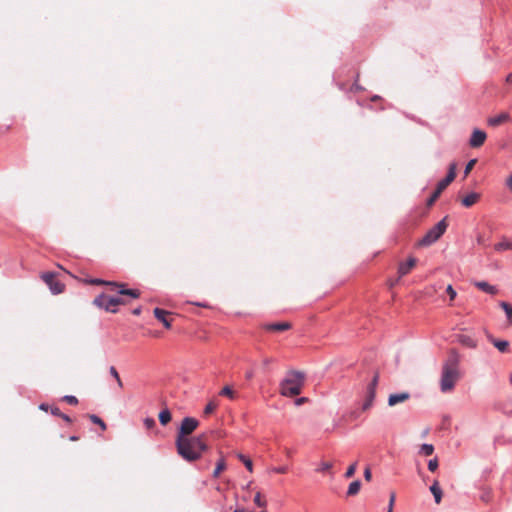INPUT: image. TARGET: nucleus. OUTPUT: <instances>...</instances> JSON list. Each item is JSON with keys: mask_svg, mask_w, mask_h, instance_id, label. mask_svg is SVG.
I'll list each match as a JSON object with an SVG mask.
<instances>
[{"mask_svg": "<svg viewBox=\"0 0 512 512\" xmlns=\"http://www.w3.org/2000/svg\"><path fill=\"white\" fill-rule=\"evenodd\" d=\"M39 408H40L41 410L48 411L49 406H48L47 404H44V403H43V404H41V405L39 406Z\"/></svg>", "mask_w": 512, "mask_h": 512, "instance_id": "52", "label": "nucleus"}, {"mask_svg": "<svg viewBox=\"0 0 512 512\" xmlns=\"http://www.w3.org/2000/svg\"><path fill=\"white\" fill-rule=\"evenodd\" d=\"M63 400L71 405H76L78 403V399L73 395H66L63 397Z\"/></svg>", "mask_w": 512, "mask_h": 512, "instance_id": "37", "label": "nucleus"}, {"mask_svg": "<svg viewBox=\"0 0 512 512\" xmlns=\"http://www.w3.org/2000/svg\"><path fill=\"white\" fill-rule=\"evenodd\" d=\"M416 265V259L410 257L406 262H402L398 267L399 277H402L410 272V270Z\"/></svg>", "mask_w": 512, "mask_h": 512, "instance_id": "10", "label": "nucleus"}, {"mask_svg": "<svg viewBox=\"0 0 512 512\" xmlns=\"http://www.w3.org/2000/svg\"><path fill=\"white\" fill-rule=\"evenodd\" d=\"M305 374L301 371H288L280 383V392L283 396L292 397L301 393L304 385Z\"/></svg>", "mask_w": 512, "mask_h": 512, "instance_id": "3", "label": "nucleus"}, {"mask_svg": "<svg viewBox=\"0 0 512 512\" xmlns=\"http://www.w3.org/2000/svg\"><path fill=\"white\" fill-rule=\"evenodd\" d=\"M140 313H141V309H140V308H135V309L133 310V314H134V315H139Z\"/></svg>", "mask_w": 512, "mask_h": 512, "instance_id": "53", "label": "nucleus"}, {"mask_svg": "<svg viewBox=\"0 0 512 512\" xmlns=\"http://www.w3.org/2000/svg\"><path fill=\"white\" fill-rule=\"evenodd\" d=\"M448 224L446 222V217L436 223L431 229L427 231V233L423 236V238L419 241L420 246H430L435 243L446 231Z\"/></svg>", "mask_w": 512, "mask_h": 512, "instance_id": "4", "label": "nucleus"}, {"mask_svg": "<svg viewBox=\"0 0 512 512\" xmlns=\"http://www.w3.org/2000/svg\"><path fill=\"white\" fill-rule=\"evenodd\" d=\"M355 89H360V87L357 84H354Z\"/></svg>", "mask_w": 512, "mask_h": 512, "instance_id": "57", "label": "nucleus"}, {"mask_svg": "<svg viewBox=\"0 0 512 512\" xmlns=\"http://www.w3.org/2000/svg\"><path fill=\"white\" fill-rule=\"evenodd\" d=\"M387 512H393V510H391V508H388V509H387Z\"/></svg>", "mask_w": 512, "mask_h": 512, "instance_id": "58", "label": "nucleus"}, {"mask_svg": "<svg viewBox=\"0 0 512 512\" xmlns=\"http://www.w3.org/2000/svg\"><path fill=\"white\" fill-rule=\"evenodd\" d=\"M89 418L92 421V423L99 425L102 430H106V424L100 417H98L95 414H91Z\"/></svg>", "mask_w": 512, "mask_h": 512, "instance_id": "30", "label": "nucleus"}, {"mask_svg": "<svg viewBox=\"0 0 512 512\" xmlns=\"http://www.w3.org/2000/svg\"><path fill=\"white\" fill-rule=\"evenodd\" d=\"M199 421L193 417L183 418L181 425L177 431L176 438L189 437L198 427Z\"/></svg>", "mask_w": 512, "mask_h": 512, "instance_id": "7", "label": "nucleus"}, {"mask_svg": "<svg viewBox=\"0 0 512 512\" xmlns=\"http://www.w3.org/2000/svg\"><path fill=\"white\" fill-rule=\"evenodd\" d=\"M41 278L47 284V286L49 287L50 291L53 294H60L63 292L64 285L56 279L54 273H52V272L43 273Z\"/></svg>", "mask_w": 512, "mask_h": 512, "instance_id": "8", "label": "nucleus"}, {"mask_svg": "<svg viewBox=\"0 0 512 512\" xmlns=\"http://www.w3.org/2000/svg\"><path fill=\"white\" fill-rule=\"evenodd\" d=\"M459 364L460 355L457 351L452 350L442 366L440 378L441 392L447 393L454 389L455 384L461 377Z\"/></svg>", "mask_w": 512, "mask_h": 512, "instance_id": "2", "label": "nucleus"}, {"mask_svg": "<svg viewBox=\"0 0 512 512\" xmlns=\"http://www.w3.org/2000/svg\"><path fill=\"white\" fill-rule=\"evenodd\" d=\"M508 120H509V114H508V113H506V112H504V113H501V114H499V115H497V116L490 117V118L488 119V124H489L490 126L495 127V126H498V125H500V124H502L503 122H506V121H508Z\"/></svg>", "mask_w": 512, "mask_h": 512, "instance_id": "16", "label": "nucleus"}, {"mask_svg": "<svg viewBox=\"0 0 512 512\" xmlns=\"http://www.w3.org/2000/svg\"><path fill=\"white\" fill-rule=\"evenodd\" d=\"M480 198V194L476 192H471L462 198L461 203L465 207L473 206Z\"/></svg>", "mask_w": 512, "mask_h": 512, "instance_id": "15", "label": "nucleus"}, {"mask_svg": "<svg viewBox=\"0 0 512 512\" xmlns=\"http://www.w3.org/2000/svg\"><path fill=\"white\" fill-rule=\"evenodd\" d=\"M218 404L215 401H210L204 409L205 414H210L217 408Z\"/></svg>", "mask_w": 512, "mask_h": 512, "instance_id": "32", "label": "nucleus"}, {"mask_svg": "<svg viewBox=\"0 0 512 512\" xmlns=\"http://www.w3.org/2000/svg\"><path fill=\"white\" fill-rule=\"evenodd\" d=\"M476 163V159H471L465 166V169H464V174L467 175L471 169L474 167Z\"/></svg>", "mask_w": 512, "mask_h": 512, "instance_id": "39", "label": "nucleus"}, {"mask_svg": "<svg viewBox=\"0 0 512 512\" xmlns=\"http://www.w3.org/2000/svg\"><path fill=\"white\" fill-rule=\"evenodd\" d=\"M119 291L118 293L121 294V295H128L132 298H138L139 297V292L137 290H134V289H125L123 287V285H120L119 286Z\"/></svg>", "mask_w": 512, "mask_h": 512, "instance_id": "24", "label": "nucleus"}, {"mask_svg": "<svg viewBox=\"0 0 512 512\" xmlns=\"http://www.w3.org/2000/svg\"><path fill=\"white\" fill-rule=\"evenodd\" d=\"M143 422L147 429H151L155 426V420L153 418L147 417Z\"/></svg>", "mask_w": 512, "mask_h": 512, "instance_id": "38", "label": "nucleus"}, {"mask_svg": "<svg viewBox=\"0 0 512 512\" xmlns=\"http://www.w3.org/2000/svg\"><path fill=\"white\" fill-rule=\"evenodd\" d=\"M92 282H93V283H97V284L104 283V282H103V281H101V280H94V281H92Z\"/></svg>", "mask_w": 512, "mask_h": 512, "instance_id": "54", "label": "nucleus"}, {"mask_svg": "<svg viewBox=\"0 0 512 512\" xmlns=\"http://www.w3.org/2000/svg\"><path fill=\"white\" fill-rule=\"evenodd\" d=\"M109 373L116 380L118 388L122 389L123 388V382H122V380H121V378L119 376L118 371L116 370V368L114 366H111L109 368Z\"/></svg>", "mask_w": 512, "mask_h": 512, "instance_id": "25", "label": "nucleus"}, {"mask_svg": "<svg viewBox=\"0 0 512 512\" xmlns=\"http://www.w3.org/2000/svg\"><path fill=\"white\" fill-rule=\"evenodd\" d=\"M378 380H379V376H378V374H375L373 376L371 382L367 386L365 397H369L372 399L375 398V391H376V387L378 385Z\"/></svg>", "mask_w": 512, "mask_h": 512, "instance_id": "17", "label": "nucleus"}, {"mask_svg": "<svg viewBox=\"0 0 512 512\" xmlns=\"http://www.w3.org/2000/svg\"><path fill=\"white\" fill-rule=\"evenodd\" d=\"M438 468V460L436 458L430 459L428 462V469L434 472Z\"/></svg>", "mask_w": 512, "mask_h": 512, "instance_id": "35", "label": "nucleus"}, {"mask_svg": "<svg viewBox=\"0 0 512 512\" xmlns=\"http://www.w3.org/2000/svg\"><path fill=\"white\" fill-rule=\"evenodd\" d=\"M373 401H374V399L366 397L365 401L363 403V406H362L363 410L369 409L372 406Z\"/></svg>", "mask_w": 512, "mask_h": 512, "instance_id": "41", "label": "nucleus"}, {"mask_svg": "<svg viewBox=\"0 0 512 512\" xmlns=\"http://www.w3.org/2000/svg\"><path fill=\"white\" fill-rule=\"evenodd\" d=\"M205 439V433L198 436L176 438L177 453L188 462L196 461L208 449Z\"/></svg>", "mask_w": 512, "mask_h": 512, "instance_id": "1", "label": "nucleus"}, {"mask_svg": "<svg viewBox=\"0 0 512 512\" xmlns=\"http://www.w3.org/2000/svg\"><path fill=\"white\" fill-rule=\"evenodd\" d=\"M254 503L259 506V507H265L266 506V501H263L261 499V494L260 493H257L254 497Z\"/></svg>", "mask_w": 512, "mask_h": 512, "instance_id": "36", "label": "nucleus"}, {"mask_svg": "<svg viewBox=\"0 0 512 512\" xmlns=\"http://www.w3.org/2000/svg\"><path fill=\"white\" fill-rule=\"evenodd\" d=\"M486 138L487 135L483 130L474 129L469 140V145L472 148H478L484 144Z\"/></svg>", "mask_w": 512, "mask_h": 512, "instance_id": "9", "label": "nucleus"}, {"mask_svg": "<svg viewBox=\"0 0 512 512\" xmlns=\"http://www.w3.org/2000/svg\"><path fill=\"white\" fill-rule=\"evenodd\" d=\"M474 285L483 292L491 295H494L498 292L496 286L490 285L488 282L485 281H475Z\"/></svg>", "mask_w": 512, "mask_h": 512, "instance_id": "13", "label": "nucleus"}, {"mask_svg": "<svg viewBox=\"0 0 512 512\" xmlns=\"http://www.w3.org/2000/svg\"><path fill=\"white\" fill-rule=\"evenodd\" d=\"M410 394L407 392L397 393V394H391L388 398V405L394 406L398 403H402L409 399Z\"/></svg>", "mask_w": 512, "mask_h": 512, "instance_id": "12", "label": "nucleus"}, {"mask_svg": "<svg viewBox=\"0 0 512 512\" xmlns=\"http://www.w3.org/2000/svg\"><path fill=\"white\" fill-rule=\"evenodd\" d=\"M487 338L500 352L505 353L508 351L509 342L507 340L496 339L491 335H487Z\"/></svg>", "mask_w": 512, "mask_h": 512, "instance_id": "11", "label": "nucleus"}, {"mask_svg": "<svg viewBox=\"0 0 512 512\" xmlns=\"http://www.w3.org/2000/svg\"><path fill=\"white\" fill-rule=\"evenodd\" d=\"M226 468V464L223 458L219 459L216 463V467L213 471V477L217 478L220 473Z\"/></svg>", "mask_w": 512, "mask_h": 512, "instance_id": "26", "label": "nucleus"}, {"mask_svg": "<svg viewBox=\"0 0 512 512\" xmlns=\"http://www.w3.org/2000/svg\"><path fill=\"white\" fill-rule=\"evenodd\" d=\"M51 413H52L53 415H55V416H59V417H60V416H61V414H62V413H61V411H60V409H59L58 407H52V408H51Z\"/></svg>", "mask_w": 512, "mask_h": 512, "instance_id": "46", "label": "nucleus"}, {"mask_svg": "<svg viewBox=\"0 0 512 512\" xmlns=\"http://www.w3.org/2000/svg\"><path fill=\"white\" fill-rule=\"evenodd\" d=\"M430 491L431 493L433 494L434 496V499H435V502L437 504H439L441 502V499H442V490L439 486V483L437 481H435L431 486H430Z\"/></svg>", "mask_w": 512, "mask_h": 512, "instance_id": "19", "label": "nucleus"}, {"mask_svg": "<svg viewBox=\"0 0 512 512\" xmlns=\"http://www.w3.org/2000/svg\"><path fill=\"white\" fill-rule=\"evenodd\" d=\"M287 470H288L287 466L274 467V468L272 469V471H273V472H275V473H281V474L286 473V472H287Z\"/></svg>", "mask_w": 512, "mask_h": 512, "instance_id": "42", "label": "nucleus"}, {"mask_svg": "<svg viewBox=\"0 0 512 512\" xmlns=\"http://www.w3.org/2000/svg\"><path fill=\"white\" fill-rule=\"evenodd\" d=\"M364 478H365V480H367V481H370V480H371V478H372V473H371V470H370L369 468H366V469L364 470Z\"/></svg>", "mask_w": 512, "mask_h": 512, "instance_id": "44", "label": "nucleus"}, {"mask_svg": "<svg viewBox=\"0 0 512 512\" xmlns=\"http://www.w3.org/2000/svg\"><path fill=\"white\" fill-rule=\"evenodd\" d=\"M289 328H290V324L288 322L273 323V324H268L266 326V329L274 330V331H284Z\"/></svg>", "mask_w": 512, "mask_h": 512, "instance_id": "21", "label": "nucleus"}, {"mask_svg": "<svg viewBox=\"0 0 512 512\" xmlns=\"http://www.w3.org/2000/svg\"><path fill=\"white\" fill-rule=\"evenodd\" d=\"M77 439H78V438H77L76 436H72V437H70V440H72V441H75V440H77Z\"/></svg>", "mask_w": 512, "mask_h": 512, "instance_id": "55", "label": "nucleus"}, {"mask_svg": "<svg viewBox=\"0 0 512 512\" xmlns=\"http://www.w3.org/2000/svg\"><path fill=\"white\" fill-rule=\"evenodd\" d=\"M506 82L512 84V72L506 76Z\"/></svg>", "mask_w": 512, "mask_h": 512, "instance_id": "51", "label": "nucleus"}, {"mask_svg": "<svg viewBox=\"0 0 512 512\" xmlns=\"http://www.w3.org/2000/svg\"><path fill=\"white\" fill-rule=\"evenodd\" d=\"M395 498H396V495H395L394 492H392L390 494L389 503H388V508H391V510H393L394 503H395Z\"/></svg>", "mask_w": 512, "mask_h": 512, "instance_id": "43", "label": "nucleus"}, {"mask_svg": "<svg viewBox=\"0 0 512 512\" xmlns=\"http://www.w3.org/2000/svg\"><path fill=\"white\" fill-rule=\"evenodd\" d=\"M94 304L106 311L116 313L117 307L123 304V301L119 297L102 294L95 298Z\"/></svg>", "mask_w": 512, "mask_h": 512, "instance_id": "6", "label": "nucleus"}, {"mask_svg": "<svg viewBox=\"0 0 512 512\" xmlns=\"http://www.w3.org/2000/svg\"><path fill=\"white\" fill-rule=\"evenodd\" d=\"M458 341L460 344H462L463 346L468 347V348L474 349L477 347V341L468 335H459Z\"/></svg>", "mask_w": 512, "mask_h": 512, "instance_id": "18", "label": "nucleus"}, {"mask_svg": "<svg viewBox=\"0 0 512 512\" xmlns=\"http://www.w3.org/2000/svg\"><path fill=\"white\" fill-rule=\"evenodd\" d=\"M355 471H356V463H353V464H351V465L347 468V470H346V472H345V477H346V478H350V477H352V476L355 474Z\"/></svg>", "mask_w": 512, "mask_h": 512, "instance_id": "34", "label": "nucleus"}, {"mask_svg": "<svg viewBox=\"0 0 512 512\" xmlns=\"http://www.w3.org/2000/svg\"><path fill=\"white\" fill-rule=\"evenodd\" d=\"M153 313H154V316L159 321L162 322V324L164 325L165 328L169 329L171 327L170 321L166 318V315L168 314L167 311L160 309V308H155Z\"/></svg>", "mask_w": 512, "mask_h": 512, "instance_id": "14", "label": "nucleus"}, {"mask_svg": "<svg viewBox=\"0 0 512 512\" xmlns=\"http://www.w3.org/2000/svg\"><path fill=\"white\" fill-rule=\"evenodd\" d=\"M496 251L512 250V242L504 239L503 241L494 245Z\"/></svg>", "mask_w": 512, "mask_h": 512, "instance_id": "22", "label": "nucleus"}, {"mask_svg": "<svg viewBox=\"0 0 512 512\" xmlns=\"http://www.w3.org/2000/svg\"><path fill=\"white\" fill-rule=\"evenodd\" d=\"M446 292L447 294L449 295L450 297V300H454L457 293L456 291L454 290V288L452 287V285H448L447 288H446Z\"/></svg>", "mask_w": 512, "mask_h": 512, "instance_id": "40", "label": "nucleus"}, {"mask_svg": "<svg viewBox=\"0 0 512 512\" xmlns=\"http://www.w3.org/2000/svg\"><path fill=\"white\" fill-rule=\"evenodd\" d=\"M477 241H478L479 244H482V238L481 237H478Z\"/></svg>", "mask_w": 512, "mask_h": 512, "instance_id": "56", "label": "nucleus"}, {"mask_svg": "<svg viewBox=\"0 0 512 512\" xmlns=\"http://www.w3.org/2000/svg\"><path fill=\"white\" fill-rule=\"evenodd\" d=\"M220 395L227 396L230 399H234L235 397L233 390L229 386L223 387L222 390L220 391Z\"/></svg>", "mask_w": 512, "mask_h": 512, "instance_id": "31", "label": "nucleus"}, {"mask_svg": "<svg viewBox=\"0 0 512 512\" xmlns=\"http://www.w3.org/2000/svg\"><path fill=\"white\" fill-rule=\"evenodd\" d=\"M500 306L503 308L509 322L512 323V306L507 302H501Z\"/></svg>", "mask_w": 512, "mask_h": 512, "instance_id": "27", "label": "nucleus"}, {"mask_svg": "<svg viewBox=\"0 0 512 512\" xmlns=\"http://www.w3.org/2000/svg\"><path fill=\"white\" fill-rule=\"evenodd\" d=\"M361 488V482L359 480H355L349 484L347 489V496H354L359 493Z\"/></svg>", "mask_w": 512, "mask_h": 512, "instance_id": "20", "label": "nucleus"}, {"mask_svg": "<svg viewBox=\"0 0 512 512\" xmlns=\"http://www.w3.org/2000/svg\"><path fill=\"white\" fill-rule=\"evenodd\" d=\"M238 459H239L240 461H242V462H243V464L245 465V467H246L250 472H252V471H253V463H252V461H251L249 458H247V457H246L245 455H243V454H238Z\"/></svg>", "mask_w": 512, "mask_h": 512, "instance_id": "28", "label": "nucleus"}, {"mask_svg": "<svg viewBox=\"0 0 512 512\" xmlns=\"http://www.w3.org/2000/svg\"><path fill=\"white\" fill-rule=\"evenodd\" d=\"M273 362V359L272 358H264L263 359V365L264 366H268L269 364H271Z\"/></svg>", "mask_w": 512, "mask_h": 512, "instance_id": "47", "label": "nucleus"}, {"mask_svg": "<svg viewBox=\"0 0 512 512\" xmlns=\"http://www.w3.org/2000/svg\"><path fill=\"white\" fill-rule=\"evenodd\" d=\"M60 417H61L63 420H65L66 422H70V421H71L70 417H69L68 415H66V414H63V413H62Z\"/></svg>", "mask_w": 512, "mask_h": 512, "instance_id": "50", "label": "nucleus"}, {"mask_svg": "<svg viewBox=\"0 0 512 512\" xmlns=\"http://www.w3.org/2000/svg\"><path fill=\"white\" fill-rule=\"evenodd\" d=\"M254 376V372L252 370L246 372V378L252 379Z\"/></svg>", "mask_w": 512, "mask_h": 512, "instance_id": "48", "label": "nucleus"}, {"mask_svg": "<svg viewBox=\"0 0 512 512\" xmlns=\"http://www.w3.org/2000/svg\"><path fill=\"white\" fill-rule=\"evenodd\" d=\"M434 452V447L432 444H422L420 448V453H422L425 456H429Z\"/></svg>", "mask_w": 512, "mask_h": 512, "instance_id": "29", "label": "nucleus"}, {"mask_svg": "<svg viewBox=\"0 0 512 512\" xmlns=\"http://www.w3.org/2000/svg\"><path fill=\"white\" fill-rule=\"evenodd\" d=\"M507 186L512 191V175L507 180Z\"/></svg>", "mask_w": 512, "mask_h": 512, "instance_id": "49", "label": "nucleus"}, {"mask_svg": "<svg viewBox=\"0 0 512 512\" xmlns=\"http://www.w3.org/2000/svg\"><path fill=\"white\" fill-rule=\"evenodd\" d=\"M159 421L162 425H166L171 421V413L168 409H163L160 411Z\"/></svg>", "mask_w": 512, "mask_h": 512, "instance_id": "23", "label": "nucleus"}, {"mask_svg": "<svg viewBox=\"0 0 512 512\" xmlns=\"http://www.w3.org/2000/svg\"><path fill=\"white\" fill-rule=\"evenodd\" d=\"M307 401L306 397H300L295 400V405L300 406Z\"/></svg>", "mask_w": 512, "mask_h": 512, "instance_id": "45", "label": "nucleus"}, {"mask_svg": "<svg viewBox=\"0 0 512 512\" xmlns=\"http://www.w3.org/2000/svg\"><path fill=\"white\" fill-rule=\"evenodd\" d=\"M456 177V164L452 163L449 167L448 173L444 179L438 182L436 190L428 199V204H433L442 191L455 179Z\"/></svg>", "mask_w": 512, "mask_h": 512, "instance_id": "5", "label": "nucleus"}, {"mask_svg": "<svg viewBox=\"0 0 512 512\" xmlns=\"http://www.w3.org/2000/svg\"><path fill=\"white\" fill-rule=\"evenodd\" d=\"M332 468V463L330 462H321L319 465V468L317 469L318 472H325Z\"/></svg>", "mask_w": 512, "mask_h": 512, "instance_id": "33", "label": "nucleus"}]
</instances>
